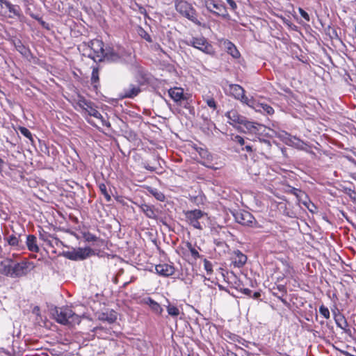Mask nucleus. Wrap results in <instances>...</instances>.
I'll return each mask as SVG.
<instances>
[{
    "instance_id": "1",
    "label": "nucleus",
    "mask_w": 356,
    "mask_h": 356,
    "mask_svg": "<svg viewBox=\"0 0 356 356\" xmlns=\"http://www.w3.org/2000/svg\"><path fill=\"white\" fill-rule=\"evenodd\" d=\"M75 108L80 111L83 116L88 115L100 120L103 126L108 127L111 126L110 122L106 120L102 114L96 109L94 103L87 100L82 96H78L76 100Z\"/></svg>"
},
{
    "instance_id": "2",
    "label": "nucleus",
    "mask_w": 356,
    "mask_h": 356,
    "mask_svg": "<svg viewBox=\"0 0 356 356\" xmlns=\"http://www.w3.org/2000/svg\"><path fill=\"white\" fill-rule=\"evenodd\" d=\"M83 54L92 59L95 62L103 60L105 49L102 41L95 39L83 45Z\"/></svg>"
},
{
    "instance_id": "3",
    "label": "nucleus",
    "mask_w": 356,
    "mask_h": 356,
    "mask_svg": "<svg viewBox=\"0 0 356 356\" xmlns=\"http://www.w3.org/2000/svg\"><path fill=\"white\" fill-rule=\"evenodd\" d=\"M55 318L56 321L63 325L74 326L81 323V317L76 314L68 307H61L55 311Z\"/></svg>"
},
{
    "instance_id": "4",
    "label": "nucleus",
    "mask_w": 356,
    "mask_h": 356,
    "mask_svg": "<svg viewBox=\"0 0 356 356\" xmlns=\"http://www.w3.org/2000/svg\"><path fill=\"white\" fill-rule=\"evenodd\" d=\"M176 10L183 17L187 18L194 24L200 26L201 22L197 18V13L193 6L188 2L183 0L175 1Z\"/></svg>"
},
{
    "instance_id": "5",
    "label": "nucleus",
    "mask_w": 356,
    "mask_h": 356,
    "mask_svg": "<svg viewBox=\"0 0 356 356\" xmlns=\"http://www.w3.org/2000/svg\"><path fill=\"white\" fill-rule=\"evenodd\" d=\"M185 217L191 226L202 230L205 226L204 220L207 219V214L200 209H194L186 211Z\"/></svg>"
},
{
    "instance_id": "6",
    "label": "nucleus",
    "mask_w": 356,
    "mask_h": 356,
    "mask_svg": "<svg viewBox=\"0 0 356 356\" xmlns=\"http://www.w3.org/2000/svg\"><path fill=\"white\" fill-rule=\"evenodd\" d=\"M95 254L94 250L90 247L74 248L64 252V256L73 261L83 260Z\"/></svg>"
},
{
    "instance_id": "7",
    "label": "nucleus",
    "mask_w": 356,
    "mask_h": 356,
    "mask_svg": "<svg viewBox=\"0 0 356 356\" xmlns=\"http://www.w3.org/2000/svg\"><path fill=\"white\" fill-rule=\"evenodd\" d=\"M227 95L232 96L234 99L239 100L244 104L248 106L252 104V97H248L245 94V90L238 84H230L228 88L226 90Z\"/></svg>"
},
{
    "instance_id": "8",
    "label": "nucleus",
    "mask_w": 356,
    "mask_h": 356,
    "mask_svg": "<svg viewBox=\"0 0 356 356\" xmlns=\"http://www.w3.org/2000/svg\"><path fill=\"white\" fill-rule=\"evenodd\" d=\"M34 268V264L27 259L17 263L13 261V278L25 276Z\"/></svg>"
},
{
    "instance_id": "9",
    "label": "nucleus",
    "mask_w": 356,
    "mask_h": 356,
    "mask_svg": "<svg viewBox=\"0 0 356 356\" xmlns=\"http://www.w3.org/2000/svg\"><path fill=\"white\" fill-rule=\"evenodd\" d=\"M126 52L121 47H107L105 49V53L103 59L113 63H120L124 60Z\"/></svg>"
},
{
    "instance_id": "10",
    "label": "nucleus",
    "mask_w": 356,
    "mask_h": 356,
    "mask_svg": "<svg viewBox=\"0 0 356 356\" xmlns=\"http://www.w3.org/2000/svg\"><path fill=\"white\" fill-rule=\"evenodd\" d=\"M185 43L188 46H192L202 52L211 54L213 52L212 46L209 44L207 39L204 37L192 38L185 40Z\"/></svg>"
},
{
    "instance_id": "11",
    "label": "nucleus",
    "mask_w": 356,
    "mask_h": 356,
    "mask_svg": "<svg viewBox=\"0 0 356 356\" xmlns=\"http://www.w3.org/2000/svg\"><path fill=\"white\" fill-rule=\"evenodd\" d=\"M234 218L238 223L245 226H251L254 220L253 216L245 211L237 212Z\"/></svg>"
},
{
    "instance_id": "12",
    "label": "nucleus",
    "mask_w": 356,
    "mask_h": 356,
    "mask_svg": "<svg viewBox=\"0 0 356 356\" xmlns=\"http://www.w3.org/2000/svg\"><path fill=\"white\" fill-rule=\"evenodd\" d=\"M251 102L252 104H248V106L253 108L255 111L268 115H273L274 113V109L270 105L259 103L253 97Z\"/></svg>"
},
{
    "instance_id": "13",
    "label": "nucleus",
    "mask_w": 356,
    "mask_h": 356,
    "mask_svg": "<svg viewBox=\"0 0 356 356\" xmlns=\"http://www.w3.org/2000/svg\"><path fill=\"white\" fill-rule=\"evenodd\" d=\"M225 116L228 119V122L232 125L236 126L237 124H241L244 122L245 117L241 115L238 111L232 109L225 113Z\"/></svg>"
},
{
    "instance_id": "14",
    "label": "nucleus",
    "mask_w": 356,
    "mask_h": 356,
    "mask_svg": "<svg viewBox=\"0 0 356 356\" xmlns=\"http://www.w3.org/2000/svg\"><path fill=\"white\" fill-rule=\"evenodd\" d=\"M206 7L211 12H213V13L217 14L218 15H221L222 16H225L226 15V8L221 3H218L213 1H207Z\"/></svg>"
},
{
    "instance_id": "15",
    "label": "nucleus",
    "mask_w": 356,
    "mask_h": 356,
    "mask_svg": "<svg viewBox=\"0 0 356 356\" xmlns=\"http://www.w3.org/2000/svg\"><path fill=\"white\" fill-rule=\"evenodd\" d=\"M140 92L139 86L136 84H129L123 89L121 93L122 98H134Z\"/></svg>"
},
{
    "instance_id": "16",
    "label": "nucleus",
    "mask_w": 356,
    "mask_h": 356,
    "mask_svg": "<svg viewBox=\"0 0 356 356\" xmlns=\"http://www.w3.org/2000/svg\"><path fill=\"white\" fill-rule=\"evenodd\" d=\"M247 256L238 250L234 252L232 257V262L234 267L237 268L243 267L247 262Z\"/></svg>"
},
{
    "instance_id": "17",
    "label": "nucleus",
    "mask_w": 356,
    "mask_h": 356,
    "mask_svg": "<svg viewBox=\"0 0 356 356\" xmlns=\"http://www.w3.org/2000/svg\"><path fill=\"white\" fill-rule=\"evenodd\" d=\"M241 124H243L246 129L244 132L250 134H257L259 131L264 128L263 125L248 121L246 120V118H245L244 122H242Z\"/></svg>"
},
{
    "instance_id": "18",
    "label": "nucleus",
    "mask_w": 356,
    "mask_h": 356,
    "mask_svg": "<svg viewBox=\"0 0 356 356\" xmlns=\"http://www.w3.org/2000/svg\"><path fill=\"white\" fill-rule=\"evenodd\" d=\"M156 273L163 277H169L175 273V268L172 265L168 264H159L155 266Z\"/></svg>"
},
{
    "instance_id": "19",
    "label": "nucleus",
    "mask_w": 356,
    "mask_h": 356,
    "mask_svg": "<svg viewBox=\"0 0 356 356\" xmlns=\"http://www.w3.org/2000/svg\"><path fill=\"white\" fill-rule=\"evenodd\" d=\"M0 271L6 276L13 278V259H6L0 264Z\"/></svg>"
},
{
    "instance_id": "20",
    "label": "nucleus",
    "mask_w": 356,
    "mask_h": 356,
    "mask_svg": "<svg viewBox=\"0 0 356 356\" xmlns=\"http://www.w3.org/2000/svg\"><path fill=\"white\" fill-rule=\"evenodd\" d=\"M26 245L29 251L32 252H38L40 248L37 243V238L35 236L29 234L26 236Z\"/></svg>"
},
{
    "instance_id": "21",
    "label": "nucleus",
    "mask_w": 356,
    "mask_h": 356,
    "mask_svg": "<svg viewBox=\"0 0 356 356\" xmlns=\"http://www.w3.org/2000/svg\"><path fill=\"white\" fill-rule=\"evenodd\" d=\"M169 95L176 102L184 99V90L181 88H173L168 90Z\"/></svg>"
},
{
    "instance_id": "22",
    "label": "nucleus",
    "mask_w": 356,
    "mask_h": 356,
    "mask_svg": "<svg viewBox=\"0 0 356 356\" xmlns=\"http://www.w3.org/2000/svg\"><path fill=\"white\" fill-rule=\"evenodd\" d=\"M144 302L146 305H149V307H150L153 312L158 315H161L163 311V308L158 302L154 301L152 298L148 297L144 300Z\"/></svg>"
},
{
    "instance_id": "23",
    "label": "nucleus",
    "mask_w": 356,
    "mask_h": 356,
    "mask_svg": "<svg viewBox=\"0 0 356 356\" xmlns=\"http://www.w3.org/2000/svg\"><path fill=\"white\" fill-rule=\"evenodd\" d=\"M81 234H82V236H83L84 240L86 242L96 243V245L98 246H100L104 244V241L102 239L96 236L95 235L90 233V232L85 231V232H82Z\"/></svg>"
},
{
    "instance_id": "24",
    "label": "nucleus",
    "mask_w": 356,
    "mask_h": 356,
    "mask_svg": "<svg viewBox=\"0 0 356 356\" xmlns=\"http://www.w3.org/2000/svg\"><path fill=\"white\" fill-rule=\"evenodd\" d=\"M224 46L227 52L230 54L233 58H238L240 57V53L236 49V46L229 40L224 41Z\"/></svg>"
},
{
    "instance_id": "25",
    "label": "nucleus",
    "mask_w": 356,
    "mask_h": 356,
    "mask_svg": "<svg viewBox=\"0 0 356 356\" xmlns=\"http://www.w3.org/2000/svg\"><path fill=\"white\" fill-rule=\"evenodd\" d=\"M0 6H5L10 13H13L15 16L20 15V8L18 6L13 5L7 0H0Z\"/></svg>"
},
{
    "instance_id": "26",
    "label": "nucleus",
    "mask_w": 356,
    "mask_h": 356,
    "mask_svg": "<svg viewBox=\"0 0 356 356\" xmlns=\"http://www.w3.org/2000/svg\"><path fill=\"white\" fill-rule=\"evenodd\" d=\"M198 153L200 157L203 159L202 163L205 166L210 167V164H211L213 161V156L208 152V150L203 148H200L198 150Z\"/></svg>"
},
{
    "instance_id": "27",
    "label": "nucleus",
    "mask_w": 356,
    "mask_h": 356,
    "mask_svg": "<svg viewBox=\"0 0 356 356\" xmlns=\"http://www.w3.org/2000/svg\"><path fill=\"white\" fill-rule=\"evenodd\" d=\"M334 321L337 325L340 327L341 330H344L346 332L348 330L347 327H348V322L344 317L343 315L341 314L334 315Z\"/></svg>"
},
{
    "instance_id": "28",
    "label": "nucleus",
    "mask_w": 356,
    "mask_h": 356,
    "mask_svg": "<svg viewBox=\"0 0 356 356\" xmlns=\"http://www.w3.org/2000/svg\"><path fill=\"white\" fill-rule=\"evenodd\" d=\"M140 209L147 217L156 218V214L152 206L144 204L140 206Z\"/></svg>"
},
{
    "instance_id": "29",
    "label": "nucleus",
    "mask_w": 356,
    "mask_h": 356,
    "mask_svg": "<svg viewBox=\"0 0 356 356\" xmlns=\"http://www.w3.org/2000/svg\"><path fill=\"white\" fill-rule=\"evenodd\" d=\"M291 193L297 197L299 204L304 200L303 198L307 199L305 193L296 188H292Z\"/></svg>"
},
{
    "instance_id": "30",
    "label": "nucleus",
    "mask_w": 356,
    "mask_h": 356,
    "mask_svg": "<svg viewBox=\"0 0 356 356\" xmlns=\"http://www.w3.org/2000/svg\"><path fill=\"white\" fill-rule=\"evenodd\" d=\"M99 69L98 67H93L91 76V83L95 88L97 87V84L99 83Z\"/></svg>"
},
{
    "instance_id": "31",
    "label": "nucleus",
    "mask_w": 356,
    "mask_h": 356,
    "mask_svg": "<svg viewBox=\"0 0 356 356\" xmlns=\"http://www.w3.org/2000/svg\"><path fill=\"white\" fill-rule=\"evenodd\" d=\"M19 130L20 131V133L24 136L26 138H27L31 143L32 145H33L34 143V139L33 138V136H32V134L31 133V131L26 127H19Z\"/></svg>"
},
{
    "instance_id": "32",
    "label": "nucleus",
    "mask_w": 356,
    "mask_h": 356,
    "mask_svg": "<svg viewBox=\"0 0 356 356\" xmlns=\"http://www.w3.org/2000/svg\"><path fill=\"white\" fill-rule=\"evenodd\" d=\"M99 189L101 193L104 196L107 202H110L111 200V197L108 192L107 191L106 186L104 183H100L98 185Z\"/></svg>"
},
{
    "instance_id": "33",
    "label": "nucleus",
    "mask_w": 356,
    "mask_h": 356,
    "mask_svg": "<svg viewBox=\"0 0 356 356\" xmlns=\"http://www.w3.org/2000/svg\"><path fill=\"white\" fill-rule=\"evenodd\" d=\"M6 241L10 246H18L19 243V236H17L15 234H11L6 238Z\"/></svg>"
},
{
    "instance_id": "34",
    "label": "nucleus",
    "mask_w": 356,
    "mask_h": 356,
    "mask_svg": "<svg viewBox=\"0 0 356 356\" xmlns=\"http://www.w3.org/2000/svg\"><path fill=\"white\" fill-rule=\"evenodd\" d=\"M167 312L172 317H177L180 314L179 309L176 306L172 305H169L167 307Z\"/></svg>"
},
{
    "instance_id": "35",
    "label": "nucleus",
    "mask_w": 356,
    "mask_h": 356,
    "mask_svg": "<svg viewBox=\"0 0 356 356\" xmlns=\"http://www.w3.org/2000/svg\"><path fill=\"white\" fill-rule=\"evenodd\" d=\"M291 145L296 147V148L300 149H305L304 146L305 145V144L300 140L296 138H293V140H291Z\"/></svg>"
},
{
    "instance_id": "36",
    "label": "nucleus",
    "mask_w": 356,
    "mask_h": 356,
    "mask_svg": "<svg viewBox=\"0 0 356 356\" xmlns=\"http://www.w3.org/2000/svg\"><path fill=\"white\" fill-rule=\"evenodd\" d=\"M300 204H302L305 207H306L310 212H315V210L316 209L315 205L312 204L309 200H307V198L303 200Z\"/></svg>"
},
{
    "instance_id": "37",
    "label": "nucleus",
    "mask_w": 356,
    "mask_h": 356,
    "mask_svg": "<svg viewBox=\"0 0 356 356\" xmlns=\"http://www.w3.org/2000/svg\"><path fill=\"white\" fill-rule=\"evenodd\" d=\"M319 312L326 319H328L330 318V311H329L328 308L326 307L325 306H324L323 305L320 306V307H319Z\"/></svg>"
},
{
    "instance_id": "38",
    "label": "nucleus",
    "mask_w": 356,
    "mask_h": 356,
    "mask_svg": "<svg viewBox=\"0 0 356 356\" xmlns=\"http://www.w3.org/2000/svg\"><path fill=\"white\" fill-rule=\"evenodd\" d=\"M204 101L206 102L207 106L215 110L217 108L216 102L213 97H207L204 98Z\"/></svg>"
},
{
    "instance_id": "39",
    "label": "nucleus",
    "mask_w": 356,
    "mask_h": 356,
    "mask_svg": "<svg viewBox=\"0 0 356 356\" xmlns=\"http://www.w3.org/2000/svg\"><path fill=\"white\" fill-rule=\"evenodd\" d=\"M187 247L193 258L197 259L200 257L198 251L196 249H195L190 243H187Z\"/></svg>"
},
{
    "instance_id": "40",
    "label": "nucleus",
    "mask_w": 356,
    "mask_h": 356,
    "mask_svg": "<svg viewBox=\"0 0 356 356\" xmlns=\"http://www.w3.org/2000/svg\"><path fill=\"white\" fill-rule=\"evenodd\" d=\"M204 269L207 270L208 274H211L213 271L212 264L208 260L205 259L204 261Z\"/></svg>"
},
{
    "instance_id": "41",
    "label": "nucleus",
    "mask_w": 356,
    "mask_h": 356,
    "mask_svg": "<svg viewBox=\"0 0 356 356\" xmlns=\"http://www.w3.org/2000/svg\"><path fill=\"white\" fill-rule=\"evenodd\" d=\"M141 37H143L146 41L151 42L152 38L151 36L145 32L143 29L140 30V32L139 33Z\"/></svg>"
},
{
    "instance_id": "42",
    "label": "nucleus",
    "mask_w": 356,
    "mask_h": 356,
    "mask_svg": "<svg viewBox=\"0 0 356 356\" xmlns=\"http://www.w3.org/2000/svg\"><path fill=\"white\" fill-rule=\"evenodd\" d=\"M299 10V13L300 14V15L307 21V22H309L310 20V18H309V15H308V13L304 10L302 8H299L298 9Z\"/></svg>"
},
{
    "instance_id": "43",
    "label": "nucleus",
    "mask_w": 356,
    "mask_h": 356,
    "mask_svg": "<svg viewBox=\"0 0 356 356\" xmlns=\"http://www.w3.org/2000/svg\"><path fill=\"white\" fill-rule=\"evenodd\" d=\"M234 141L238 143L239 145H245V140L243 137H241V136H238V135H236L234 136Z\"/></svg>"
},
{
    "instance_id": "44",
    "label": "nucleus",
    "mask_w": 356,
    "mask_h": 356,
    "mask_svg": "<svg viewBox=\"0 0 356 356\" xmlns=\"http://www.w3.org/2000/svg\"><path fill=\"white\" fill-rule=\"evenodd\" d=\"M227 2L232 10L234 11L237 8V5L234 0H227Z\"/></svg>"
},
{
    "instance_id": "45",
    "label": "nucleus",
    "mask_w": 356,
    "mask_h": 356,
    "mask_svg": "<svg viewBox=\"0 0 356 356\" xmlns=\"http://www.w3.org/2000/svg\"><path fill=\"white\" fill-rule=\"evenodd\" d=\"M277 289L282 293V296L286 293V289L284 285H278Z\"/></svg>"
},
{
    "instance_id": "46",
    "label": "nucleus",
    "mask_w": 356,
    "mask_h": 356,
    "mask_svg": "<svg viewBox=\"0 0 356 356\" xmlns=\"http://www.w3.org/2000/svg\"><path fill=\"white\" fill-rule=\"evenodd\" d=\"M286 268L284 269L285 275H291L292 273V268L289 265L288 263L284 264Z\"/></svg>"
},
{
    "instance_id": "47",
    "label": "nucleus",
    "mask_w": 356,
    "mask_h": 356,
    "mask_svg": "<svg viewBox=\"0 0 356 356\" xmlns=\"http://www.w3.org/2000/svg\"><path fill=\"white\" fill-rule=\"evenodd\" d=\"M154 195L157 200H159L160 201H163L165 198L163 194H162L161 193L156 192V193H154Z\"/></svg>"
},
{
    "instance_id": "48",
    "label": "nucleus",
    "mask_w": 356,
    "mask_h": 356,
    "mask_svg": "<svg viewBox=\"0 0 356 356\" xmlns=\"http://www.w3.org/2000/svg\"><path fill=\"white\" fill-rule=\"evenodd\" d=\"M116 320L115 314H111L110 316L106 318V321L110 323L114 322Z\"/></svg>"
},
{
    "instance_id": "49",
    "label": "nucleus",
    "mask_w": 356,
    "mask_h": 356,
    "mask_svg": "<svg viewBox=\"0 0 356 356\" xmlns=\"http://www.w3.org/2000/svg\"><path fill=\"white\" fill-rule=\"evenodd\" d=\"M243 149H245V151L248 152H252V147L251 145H247L245 146V147L243 148Z\"/></svg>"
},
{
    "instance_id": "50",
    "label": "nucleus",
    "mask_w": 356,
    "mask_h": 356,
    "mask_svg": "<svg viewBox=\"0 0 356 356\" xmlns=\"http://www.w3.org/2000/svg\"><path fill=\"white\" fill-rule=\"evenodd\" d=\"M252 293L251 290L249 289H243V293L246 294L248 296H250V293Z\"/></svg>"
},
{
    "instance_id": "51",
    "label": "nucleus",
    "mask_w": 356,
    "mask_h": 356,
    "mask_svg": "<svg viewBox=\"0 0 356 356\" xmlns=\"http://www.w3.org/2000/svg\"><path fill=\"white\" fill-rule=\"evenodd\" d=\"M274 296H277L282 302L286 303V300L283 299L281 296H278V294L275 292L273 293Z\"/></svg>"
},
{
    "instance_id": "52",
    "label": "nucleus",
    "mask_w": 356,
    "mask_h": 356,
    "mask_svg": "<svg viewBox=\"0 0 356 356\" xmlns=\"http://www.w3.org/2000/svg\"><path fill=\"white\" fill-rule=\"evenodd\" d=\"M22 54H26V49L24 47L22 46L19 47V49H18Z\"/></svg>"
},
{
    "instance_id": "53",
    "label": "nucleus",
    "mask_w": 356,
    "mask_h": 356,
    "mask_svg": "<svg viewBox=\"0 0 356 356\" xmlns=\"http://www.w3.org/2000/svg\"><path fill=\"white\" fill-rule=\"evenodd\" d=\"M260 293L259 292H254V294H253V296L252 298H254V299H257V298H259L260 297Z\"/></svg>"
},
{
    "instance_id": "54",
    "label": "nucleus",
    "mask_w": 356,
    "mask_h": 356,
    "mask_svg": "<svg viewBox=\"0 0 356 356\" xmlns=\"http://www.w3.org/2000/svg\"><path fill=\"white\" fill-rule=\"evenodd\" d=\"M3 164H4V161L0 158V172L2 171Z\"/></svg>"
},
{
    "instance_id": "55",
    "label": "nucleus",
    "mask_w": 356,
    "mask_h": 356,
    "mask_svg": "<svg viewBox=\"0 0 356 356\" xmlns=\"http://www.w3.org/2000/svg\"><path fill=\"white\" fill-rule=\"evenodd\" d=\"M0 353H3L6 354V355H8V356H11V355L10 354V353H9V352L6 351V350H3V349H1V350H0Z\"/></svg>"
},
{
    "instance_id": "56",
    "label": "nucleus",
    "mask_w": 356,
    "mask_h": 356,
    "mask_svg": "<svg viewBox=\"0 0 356 356\" xmlns=\"http://www.w3.org/2000/svg\"><path fill=\"white\" fill-rule=\"evenodd\" d=\"M263 142L266 144L268 147L270 146V143L268 140H263Z\"/></svg>"
},
{
    "instance_id": "57",
    "label": "nucleus",
    "mask_w": 356,
    "mask_h": 356,
    "mask_svg": "<svg viewBox=\"0 0 356 356\" xmlns=\"http://www.w3.org/2000/svg\"><path fill=\"white\" fill-rule=\"evenodd\" d=\"M39 311V308L38 307H35L33 309V312H38Z\"/></svg>"
},
{
    "instance_id": "58",
    "label": "nucleus",
    "mask_w": 356,
    "mask_h": 356,
    "mask_svg": "<svg viewBox=\"0 0 356 356\" xmlns=\"http://www.w3.org/2000/svg\"><path fill=\"white\" fill-rule=\"evenodd\" d=\"M39 311V308L38 307H35L33 309V312H38Z\"/></svg>"
},
{
    "instance_id": "59",
    "label": "nucleus",
    "mask_w": 356,
    "mask_h": 356,
    "mask_svg": "<svg viewBox=\"0 0 356 356\" xmlns=\"http://www.w3.org/2000/svg\"><path fill=\"white\" fill-rule=\"evenodd\" d=\"M232 356H237V355H236L234 353H232Z\"/></svg>"
},
{
    "instance_id": "60",
    "label": "nucleus",
    "mask_w": 356,
    "mask_h": 356,
    "mask_svg": "<svg viewBox=\"0 0 356 356\" xmlns=\"http://www.w3.org/2000/svg\"><path fill=\"white\" fill-rule=\"evenodd\" d=\"M32 258H35L36 257V255H33L31 256Z\"/></svg>"
}]
</instances>
